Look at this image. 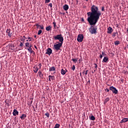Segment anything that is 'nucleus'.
Returning <instances> with one entry per match:
<instances>
[{"mask_svg":"<svg viewBox=\"0 0 128 128\" xmlns=\"http://www.w3.org/2000/svg\"><path fill=\"white\" fill-rule=\"evenodd\" d=\"M54 38L55 40H59L60 42H58L57 44H54V50H60L64 42V37L62 34H60L56 35V36H54Z\"/></svg>","mask_w":128,"mask_h":128,"instance_id":"obj_2","label":"nucleus"},{"mask_svg":"<svg viewBox=\"0 0 128 128\" xmlns=\"http://www.w3.org/2000/svg\"><path fill=\"white\" fill-rule=\"evenodd\" d=\"M67 72H68V70H66V69L65 70H64V69H62V70H61V74L63 76H64V74H66Z\"/></svg>","mask_w":128,"mask_h":128,"instance_id":"obj_11","label":"nucleus"},{"mask_svg":"<svg viewBox=\"0 0 128 128\" xmlns=\"http://www.w3.org/2000/svg\"><path fill=\"white\" fill-rule=\"evenodd\" d=\"M89 118L90 120H96V117L93 115L91 116H90Z\"/></svg>","mask_w":128,"mask_h":128,"instance_id":"obj_15","label":"nucleus"},{"mask_svg":"<svg viewBox=\"0 0 128 128\" xmlns=\"http://www.w3.org/2000/svg\"><path fill=\"white\" fill-rule=\"evenodd\" d=\"M52 26H49L47 27H46V30H47V32H50V30H52Z\"/></svg>","mask_w":128,"mask_h":128,"instance_id":"obj_16","label":"nucleus"},{"mask_svg":"<svg viewBox=\"0 0 128 128\" xmlns=\"http://www.w3.org/2000/svg\"><path fill=\"white\" fill-rule=\"evenodd\" d=\"M80 76H82V73H80Z\"/></svg>","mask_w":128,"mask_h":128,"instance_id":"obj_52","label":"nucleus"},{"mask_svg":"<svg viewBox=\"0 0 128 128\" xmlns=\"http://www.w3.org/2000/svg\"><path fill=\"white\" fill-rule=\"evenodd\" d=\"M49 6H50V8H52V4L50 3L49 4Z\"/></svg>","mask_w":128,"mask_h":128,"instance_id":"obj_38","label":"nucleus"},{"mask_svg":"<svg viewBox=\"0 0 128 128\" xmlns=\"http://www.w3.org/2000/svg\"><path fill=\"white\" fill-rule=\"evenodd\" d=\"M86 0V2H88V0Z\"/></svg>","mask_w":128,"mask_h":128,"instance_id":"obj_53","label":"nucleus"},{"mask_svg":"<svg viewBox=\"0 0 128 128\" xmlns=\"http://www.w3.org/2000/svg\"><path fill=\"white\" fill-rule=\"evenodd\" d=\"M110 102V98H106L104 100V104H106V102Z\"/></svg>","mask_w":128,"mask_h":128,"instance_id":"obj_22","label":"nucleus"},{"mask_svg":"<svg viewBox=\"0 0 128 128\" xmlns=\"http://www.w3.org/2000/svg\"><path fill=\"white\" fill-rule=\"evenodd\" d=\"M32 44H30V45H29V46H28V48H32Z\"/></svg>","mask_w":128,"mask_h":128,"instance_id":"obj_39","label":"nucleus"},{"mask_svg":"<svg viewBox=\"0 0 128 128\" xmlns=\"http://www.w3.org/2000/svg\"><path fill=\"white\" fill-rule=\"evenodd\" d=\"M53 24L54 28H56V22H53Z\"/></svg>","mask_w":128,"mask_h":128,"instance_id":"obj_31","label":"nucleus"},{"mask_svg":"<svg viewBox=\"0 0 128 128\" xmlns=\"http://www.w3.org/2000/svg\"><path fill=\"white\" fill-rule=\"evenodd\" d=\"M42 30H39L38 33V36H40V34H42Z\"/></svg>","mask_w":128,"mask_h":128,"instance_id":"obj_29","label":"nucleus"},{"mask_svg":"<svg viewBox=\"0 0 128 128\" xmlns=\"http://www.w3.org/2000/svg\"><path fill=\"white\" fill-rule=\"evenodd\" d=\"M26 42H30V39H26Z\"/></svg>","mask_w":128,"mask_h":128,"instance_id":"obj_46","label":"nucleus"},{"mask_svg":"<svg viewBox=\"0 0 128 128\" xmlns=\"http://www.w3.org/2000/svg\"><path fill=\"white\" fill-rule=\"evenodd\" d=\"M28 50L29 52H30V54H35L34 51L32 50V48H28Z\"/></svg>","mask_w":128,"mask_h":128,"instance_id":"obj_18","label":"nucleus"},{"mask_svg":"<svg viewBox=\"0 0 128 128\" xmlns=\"http://www.w3.org/2000/svg\"><path fill=\"white\" fill-rule=\"evenodd\" d=\"M26 40H30L29 42H32V38L30 37L26 38V36H23L22 38H20V40L21 42H24Z\"/></svg>","mask_w":128,"mask_h":128,"instance_id":"obj_5","label":"nucleus"},{"mask_svg":"<svg viewBox=\"0 0 128 128\" xmlns=\"http://www.w3.org/2000/svg\"><path fill=\"white\" fill-rule=\"evenodd\" d=\"M72 60L74 62H75V63L76 62H78V60L74 59V58H72Z\"/></svg>","mask_w":128,"mask_h":128,"instance_id":"obj_34","label":"nucleus"},{"mask_svg":"<svg viewBox=\"0 0 128 128\" xmlns=\"http://www.w3.org/2000/svg\"><path fill=\"white\" fill-rule=\"evenodd\" d=\"M105 90H106V92H110V89H108V88H106V89Z\"/></svg>","mask_w":128,"mask_h":128,"instance_id":"obj_42","label":"nucleus"},{"mask_svg":"<svg viewBox=\"0 0 128 128\" xmlns=\"http://www.w3.org/2000/svg\"><path fill=\"white\" fill-rule=\"evenodd\" d=\"M56 70V68L54 66L51 67L49 68V72H54Z\"/></svg>","mask_w":128,"mask_h":128,"instance_id":"obj_17","label":"nucleus"},{"mask_svg":"<svg viewBox=\"0 0 128 128\" xmlns=\"http://www.w3.org/2000/svg\"><path fill=\"white\" fill-rule=\"evenodd\" d=\"M102 56H103L102 55V54H100V58H102Z\"/></svg>","mask_w":128,"mask_h":128,"instance_id":"obj_43","label":"nucleus"},{"mask_svg":"<svg viewBox=\"0 0 128 128\" xmlns=\"http://www.w3.org/2000/svg\"><path fill=\"white\" fill-rule=\"evenodd\" d=\"M20 46H21V47L24 46V42H20Z\"/></svg>","mask_w":128,"mask_h":128,"instance_id":"obj_30","label":"nucleus"},{"mask_svg":"<svg viewBox=\"0 0 128 128\" xmlns=\"http://www.w3.org/2000/svg\"><path fill=\"white\" fill-rule=\"evenodd\" d=\"M50 2V0H45V4H48Z\"/></svg>","mask_w":128,"mask_h":128,"instance_id":"obj_35","label":"nucleus"},{"mask_svg":"<svg viewBox=\"0 0 128 128\" xmlns=\"http://www.w3.org/2000/svg\"><path fill=\"white\" fill-rule=\"evenodd\" d=\"M63 8L64 10H68L69 8L68 5L65 4L64 6H63Z\"/></svg>","mask_w":128,"mask_h":128,"instance_id":"obj_12","label":"nucleus"},{"mask_svg":"<svg viewBox=\"0 0 128 128\" xmlns=\"http://www.w3.org/2000/svg\"><path fill=\"white\" fill-rule=\"evenodd\" d=\"M110 90H111L112 92V94H118V91L116 90V88H114V86H111L109 88Z\"/></svg>","mask_w":128,"mask_h":128,"instance_id":"obj_3","label":"nucleus"},{"mask_svg":"<svg viewBox=\"0 0 128 128\" xmlns=\"http://www.w3.org/2000/svg\"><path fill=\"white\" fill-rule=\"evenodd\" d=\"M13 116H18V112L17 110L14 109L13 112Z\"/></svg>","mask_w":128,"mask_h":128,"instance_id":"obj_9","label":"nucleus"},{"mask_svg":"<svg viewBox=\"0 0 128 128\" xmlns=\"http://www.w3.org/2000/svg\"><path fill=\"white\" fill-rule=\"evenodd\" d=\"M84 18H82V22H84Z\"/></svg>","mask_w":128,"mask_h":128,"instance_id":"obj_48","label":"nucleus"},{"mask_svg":"<svg viewBox=\"0 0 128 128\" xmlns=\"http://www.w3.org/2000/svg\"><path fill=\"white\" fill-rule=\"evenodd\" d=\"M72 70H76V66H74H74L72 67Z\"/></svg>","mask_w":128,"mask_h":128,"instance_id":"obj_32","label":"nucleus"},{"mask_svg":"<svg viewBox=\"0 0 128 128\" xmlns=\"http://www.w3.org/2000/svg\"><path fill=\"white\" fill-rule=\"evenodd\" d=\"M114 44L115 46H118V44H120V41H116L114 42Z\"/></svg>","mask_w":128,"mask_h":128,"instance_id":"obj_26","label":"nucleus"},{"mask_svg":"<svg viewBox=\"0 0 128 128\" xmlns=\"http://www.w3.org/2000/svg\"><path fill=\"white\" fill-rule=\"evenodd\" d=\"M94 66H95V68L96 69V68H98V65H96V64H94Z\"/></svg>","mask_w":128,"mask_h":128,"instance_id":"obj_45","label":"nucleus"},{"mask_svg":"<svg viewBox=\"0 0 128 128\" xmlns=\"http://www.w3.org/2000/svg\"><path fill=\"white\" fill-rule=\"evenodd\" d=\"M37 28H40V25L38 24H36Z\"/></svg>","mask_w":128,"mask_h":128,"instance_id":"obj_37","label":"nucleus"},{"mask_svg":"<svg viewBox=\"0 0 128 128\" xmlns=\"http://www.w3.org/2000/svg\"><path fill=\"white\" fill-rule=\"evenodd\" d=\"M88 70H86H86L83 71L84 74H86H86H88Z\"/></svg>","mask_w":128,"mask_h":128,"instance_id":"obj_27","label":"nucleus"},{"mask_svg":"<svg viewBox=\"0 0 128 128\" xmlns=\"http://www.w3.org/2000/svg\"><path fill=\"white\" fill-rule=\"evenodd\" d=\"M40 28L41 29V30H44V26H40Z\"/></svg>","mask_w":128,"mask_h":128,"instance_id":"obj_41","label":"nucleus"},{"mask_svg":"<svg viewBox=\"0 0 128 128\" xmlns=\"http://www.w3.org/2000/svg\"><path fill=\"white\" fill-rule=\"evenodd\" d=\"M26 118V115L25 114H22L20 116V118H21V120H24V118Z\"/></svg>","mask_w":128,"mask_h":128,"instance_id":"obj_20","label":"nucleus"},{"mask_svg":"<svg viewBox=\"0 0 128 128\" xmlns=\"http://www.w3.org/2000/svg\"><path fill=\"white\" fill-rule=\"evenodd\" d=\"M128 122V118H124L120 121V124H124V122Z\"/></svg>","mask_w":128,"mask_h":128,"instance_id":"obj_13","label":"nucleus"},{"mask_svg":"<svg viewBox=\"0 0 128 128\" xmlns=\"http://www.w3.org/2000/svg\"><path fill=\"white\" fill-rule=\"evenodd\" d=\"M60 125L59 124H56L54 128H60Z\"/></svg>","mask_w":128,"mask_h":128,"instance_id":"obj_24","label":"nucleus"},{"mask_svg":"<svg viewBox=\"0 0 128 128\" xmlns=\"http://www.w3.org/2000/svg\"><path fill=\"white\" fill-rule=\"evenodd\" d=\"M48 79H49V81H50V82H52V80H51V79H50V78H48Z\"/></svg>","mask_w":128,"mask_h":128,"instance_id":"obj_47","label":"nucleus"},{"mask_svg":"<svg viewBox=\"0 0 128 128\" xmlns=\"http://www.w3.org/2000/svg\"><path fill=\"white\" fill-rule=\"evenodd\" d=\"M90 10V12H87L88 16L87 20L91 26L90 28H89V31L91 34H96L98 28L92 26H96V22H98L100 17L102 16V12L100 11L98 7L96 6V5H92L91 6Z\"/></svg>","mask_w":128,"mask_h":128,"instance_id":"obj_1","label":"nucleus"},{"mask_svg":"<svg viewBox=\"0 0 128 128\" xmlns=\"http://www.w3.org/2000/svg\"><path fill=\"white\" fill-rule=\"evenodd\" d=\"M102 56H106V53L104 52H102Z\"/></svg>","mask_w":128,"mask_h":128,"instance_id":"obj_36","label":"nucleus"},{"mask_svg":"<svg viewBox=\"0 0 128 128\" xmlns=\"http://www.w3.org/2000/svg\"><path fill=\"white\" fill-rule=\"evenodd\" d=\"M30 44L28 42H26V43H25V46H26V48H28V46H30Z\"/></svg>","mask_w":128,"mask_h":128,"instance_id":"obj_25","label":"nucleus"},{"mask_svg":"<svg viewBox=\"0 0 128 128\" xmlns=\"http://www.w3.org/2000/svg\"><path fill=\"white\" fill-rule=\"evenodd\" d=\"M6 34H8V36L12 38V33H10V29L8 28L6 31Z\"/></svg>","mask_w":128,"mask_h":128,"instance_id":"obj_7","label":"nucleus"},{"mask_svg":"<svg viewBox=\"0 0 128 128\" xmlns=\"http://www.w3.org/2000/svg\"><path fill=\"white\" fill-rule=\"evenodd\" d=\"M34 74H36L38 72V66H34Z\"/></svg>","mask_w":128,"mask_h":128,"instance_id":"obj_10","label":"nucleus"},{"mask_svg":"<svg viewBox=\"0 0 128 128\" xmlns=\"http://www.w3.org/2000/svg\"><path fill=\"white\" fill-rule=\"evenodd\" d=\"M32 100H31V101L28 104V106H32Z\"/></svg>","mask_w":128,"mask_h":128,"instance_id":"obj_28","label":"nucleus"},{"mask_svg":"<svg viewBox=\"0 0 128 128\" xmlns=\"http://www.w3.org/2000/svg\"><path fill=\"white\" fill-rule=\"evenodd\" d=\"M46 54H48V56H50L52 54V50L50 48H48L46 50Z\"/></svg>","mask_w":128,"mask_h":128,"instance_id":"obj_6","label":"nucleus"},{"mask_svg":"<svg viewBox=\"0 0 128 128\" xmlns=\"http://www.w3.org/2000/svg\"><path fill=\"white\" fill-rule=\"evenodd\" d=\"M45 116H48V118L50 117V114L48 112H46L45 114Z\"/></svg>","mask_w":128,"mask_h":128,"instance_id":"obj_33","label":"nucleus"},{"mask_svg":"<svg viewBox=\"0 0 128 128\" xmlns=\"http://www.w3.org/2000/svg\"><path fill=\"white\" fill-rule=\"evenodd\" d=\"M127 48H128V44H127Z\"/></svg>","mask_w":128,"mask_h":128,"instance_id":"obj_51","label":"nucleus"},{"mask_svg":"<svg viewBox=\"0 0 128 128\" xmlns=\"http://www.w3.org/2000/svg\"><path fill=\"white\" fill-rule=\"evenodd\" d=\"M34 48H36V50H38V47H36V46L34 45Z\"/></svg>","mask_w":128,"mask_h":128,"instance_id":"obj_44","label":"nucleus"},{"mask_svg":"<svg viewBox=\"0 0 128 128\" xmlns=\"http://www.w3.org/2000/svg\"><path fill=\"white\" fill-rule=\"evenodd\" d=\"M48 78H50V79L52 80H55V77H54V76H52L50 75V76H48Z\"/></svg>","mask_w":128,"mask_h":128,"instance_id":"obj_23","label":"nucleus"},{"mask_svg":"<svg viewBox=\"0 0 128 128\" xmlns=\"http://www.w3.org/2000/svg\"><path fill=\"white\" fill-rule=\"evenodd\" d=\"M112 32H114V30H112V28L110 26H109L108 28V31H107L108 34H112Z\"/></svg>","mask_w":128,"mask_h":128,"instance_id":"obj_8","label":"nucleus"},{"mask_svg":"<svg viewBox=\"0 0 128 128\" xmlns=\"http://www.w3.org/2000/svg\"><path fill=\"white\" fill-rule=\"evenodd\" d=\"M88 82H90V80H88Z\"/></svg>","mask_w":128,"mask_h":128,"instance_id":"obj_50","label":"nucleus"},{"mask_svg":"<svg viewBox=\"0 0 128 128\" xmlns=\"http://www.w3.org/2000/svg\"><path fill=\"white\" fill-rule=\"evenodd\" d=\"M38 74H39L40 78H42V76H44V74H42V73L41 71H39L38 72Z\"/></svg>","mask_w":128,"mask_h":128,"instance_id":"obj_19","label":"nucleus"},{"mask_svg":"<svg viewBox=\"0 0 128 128\" xmlns=\"http://www.w3.org/2000/svg\"><path fill=\"white\" fill-rule=\"evenodd\" d=\"M34 38H36V35H35L34 36Z\"/></svg>","mask_w":128,"mask_h":128,"instance_id":"obj_49","label":"nucleus"},{"mask_svg":"<svg viewBox=\"0 0 128 128\" xmlns=\"http://www.w3.org/2000/svg\"><path fill=\"white\" fill-rule=\"evenodd\" d=\"M77 40L78 42H82L84 40V34H80L78 36Z\"/></svg>","mask_w":128,"mask_h":128,"instance_id":"obj_4","label":"nucleus"},{"mask_svg":"<svg viewBox=\"0 0 128 128\" xmlns=\"http://www.w3.org/2000/svg\"><path fill=\"white\" fill-rule=\"evenodd\" d=\"M102 12H104V7H102Z\"/></svg>","mask_w":128,"mask_h":128,"instance_id":"obj_40","label":"nucleus"},{"mask_svg":"<svg viewBox=\"0 0 128 128\" xmlns=\"http://www.w3.org/2000/svg\"><path fill=\"white\" fill-rule=\"evenodd\" d=\"M118 36V32H113L112 35V38H114L115 36Z\"/></svg>","mask_w":128,"mask_h":128,"instance_id":"obj_21","label":"nucleus"},{"mask_svg":"<svg viewBox=\"0 0 128 128\" xmlns=\"http://www.w3.org/2000/svg\"><path fill=\"white\" fill-rule=\"evenodd\" d=\"M108 62V56H105L104 57L102 62Z\"/></svg>","mask_w":128,"mask_h":128,"instance_id":"obj_14","label":"nucleus"}]
</instances>
